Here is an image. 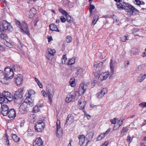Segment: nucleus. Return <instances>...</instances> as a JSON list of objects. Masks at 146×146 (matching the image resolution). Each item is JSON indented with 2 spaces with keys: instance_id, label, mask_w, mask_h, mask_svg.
<instances>
[{
  "instance_id": "10",
  "label": "nucleus",
  "mask_w": 146,
  "mask_h": 146,
  "mask_svg": "<svg viewBox=\"0 0 146 146\" xmlns=\"http://www.w3.org/2000/svg\"><path fill=\"white\" fill-rule=\"evenodd\" d=\"M88 86L86 84H82L79 87L78 90L79 94L82 95L87 89Z\"/></svg>"
},
{
  "instance_id": "59",
  "label": "nucleus",
  "mask_w": 146,
  "mask_h": 146,
  "mask_svg": "<svg viewBox=\"0 0 146 146\" xmlns=\"http://www.w3.org/2000/svg\"><path fill=\"white\" fill-rule=\"evenodd\" d=\"M117 120V118H113V119H111L110 121V122H111V123L112 124H115V123H116V121Z\"/></svg>"
},
{
  "instance_id": "60",
  "label": "nucleus",
  "mask_w": 146,
  "mask_h": 146,
  "mask_svg": "<svg viewBox=\"0 0 146 146\" xmlns=\"http://www.w3.org/2000/svg\"><path fill=\"white\" fill-rule=\"evenodd\" d=\"M90 5H89L90 7H89V9L91 10H93V9H94L95 8V6L93 5H92L91 4V2H90Z\"/></svg>"
},
{
  "instance_id": "36",
  "label": "nucleus",
  "mask_w": 146,
  "mask_h": 146,
  "mask_svg": "<svg viewBox=\"0 0 146 146\" xmlns=\"http://www.w3.org/2000/svg\"><path fill=\"white\" fill-rule=\"evenodd\" d=\"M40 110V108H39V106L36 105L34 106L33 108V110H32L33 112L35 113H37Z\"/></svg>"
},
{
  "instance_id": "43",
  "label": "nucleus",
  "mask_w": 146,
  "mask_h": 146,
  "mask_svg": "<svg viewBox=\"0 0 146 146\" xmlns=\"http://www.w3.org/2000/svg\"><path fill=\"white\" fill-rule=\"evenodd\" d=\"M131 9V13L132 14H133V12L135 11V12H136L137 13L139 12V10H137L133 6L132 7V8Z\"/></svg>"
},
{
  "instance_id": "61",
  "label": "nucleus",
  "mask_w": 146,
  "mask_h": 146,
  "mask_svg": "<svg viewBox=\"0 0 146 146\" xmlns=\"http://www.w3.org/2000/svg\"><path fill=\"white\" fill-rule=\"evenodd\" d=\"M13 97H10L9 98H7V99L8 101V102L11 101L13 100Z\"/></svg>"
},
{
  "instance_id": "21",
  "label": "nucleus",
  "mask_w": 146,
  "mask_h": 146,
  "mask_svg": "<svg viewBox=\"0 0 146 146\" xmlns=\"http://www.w3.org/2000/svg\"><path fill=\"white\" fill-rule=\"evenodd\" d=\"M5 76L3 71L0 70V80L3 83H5Z\"/></svg>"
},
{
  "instance_id": "27",
  "label": "nucleus",
  "mask_w": 146,
  "mask_h": 146,
  "mask_svg": "<svg viewBox=\"0 0 146 146\" xmlns=\"http://www.w3.org/2000/svg\"><path fill=\"white\" fill-rule=\"evenodd\" d=\"M93 75L94 76V78L95 79H101V74L100 71H97L94 73Z\"/></svg>"
},
{
  "instance_id": "6",
  "label": "nucleus",
  "mask_w": 146,
  "mask_h": 146,
  "mask_svg": "<svg viewBox=\"0 0 146 146\" xmlns=\"http://www.w3.org/2000/svg\"><path fill=\"white\" fill-rule=\"evenodd\" d=\"M27 104L26 103H23L19 108V111L22 114H25L28 111V109L27 107Z\"/></svg>"
},
{
  "instance_id": "41",
  "label": "nucleus",
  "mask_w": 146,
  "mask_h": 146,
  "mask_svg": "<svg viewBox=\"0 0 146 146\" xmlns=\"http://www.w3.org/2000/svg\"><path fill=\"white\" fill-rule=\"evenodd\" d=\"M103 65V63L102 62H101L99 63H96L94 65V67L96 68H97L98 67H102Z\"/></svg>"
},
{
  "instance_id": "34",
  "label": "nucleus",
  "mask_w": 146,
  "mask_h": 146,
  "mask_svg": "<svg viewBox=\"0 0 146 146\" xmlns=\"http://www.w3.org/2000/svg\"><path fill=\"white\" fill-rule=\"evenodd\" d=\"M3 94L6 98H8L10 97H13L12 95L8 92H6V91H4L3 92Z\"/></svg>"
},
{
  "instance_id": "45",
  "label": "nucleus",
  "mask_w": 146,
  "mask_h": 146,
  "mask_svg": "<svg viewBox=\"0 0 146 146\" xmlns=\"http://www.w3.org/2000/svg\"><path fill=\"white\" fill-rule=\"evenodd\" d=\"M127 37H128L126 36H122L120 38L121 40L123 42L126 41L127 40H128Z\"/></svg>"
},
{
  "instance_id": "54",
  "label": "nucleus",
  "mask_w": 146,
  "mask_h": 146,
  "mask_svg": "<svg viewBox=\"0 0 146 146\" xmlns=\"http://www.w3.org/2000/svg\"><path fill=\"white\" fill-rule=\"evenodd\" d=\"M53 56H51L50 54L46 53V57L48 60H52Z\"/></svg>"
},
{
  "instance_id": "15",
  "label": "nucleus",
  "mask_w": 146,
  "mask_h": 146,
  "mask_svg": "<svg viewBox=\"0 0 146 146\" xmlns=\"http://www.w3.org/2000/svg\"><path fill=\"white\" fill-rule=\"evenodd\" d=\"M94 136V133L92 132H90L88 133L87 134L85 137L86 139V140L87 141L86 142V144H88V143L91 141L93 137Z\"/></svg>"
},
{
  "instance_id": "58",
  "label": "nucleus",
  "mask_w": 146,
  "mask_h": 146,
  "mask_svg": "<svg viewBox=\"0 0 146 146\" xmlns=\"http://www.w3.org/2000/svg\"><path fill=\"white\" fill-rule=\"evenodd\" d=\"M115 124L114 125L113 129L114 130H116L120 126L119 125H117V124Z\"/></svg>"
},
{
  "instance_id": "18",
  "label": "nucleus",
  "mask_w": 146,
  "mask_h": 146,
  "mask_svg": "<svg viewBox=\"0 0 146 146\" xmlns=\"http://www.w3.org/2000/svg\"><path fill=\"white\" fill-rule=\"evenodd\" d=\"M78 138L79 139V143L80 145L84 144L86 138L83 135H79Z\"/></svg>"
},
{
  "instance_id": "52",
  "label": "nucleus",
  "mask_w": 146,
  "mask_h": 146,
  "mask_svg": "<svg viewBox=\"0 0 146 146\" xmlns=\"http://www.w3.org/2000/svg\"><path fill=\"white\" fill-rule=\"evenodd\" d=\"M139 106L142 108L146 107V102L141 103L139 104Z\"/></svg>"
},
{
  "instance_id": "33",
  "label": "nucleus",
  "mask_w": 146,
  "mask_h": 146,
  "mask_svg": "<svg viewBox=\"0 0 146 146\" xmlns=\"http://www.w3.org/2000/svg\"><path fill=\"white\" fill-rule=\"evenodd\" d=\"M4 44L6 46L8 47L11 48L13 47V43L10 41L9 42L7 41H5L4 42Z\"/></svg>"
},
{
  "instance_id": "35",
  "label": "nucleus",
  "mask_w": 146,
  "mask_h": 146,
  "mask_svg": "<svg viewBox=\"0 0 146 146\" xmlns=\"http://www.w3.org/2000/svg\"><path fill=\"white\" fill-rule=\"evenodd\" d=\"M36 11L34 8L33 7L31 9L30 13L32 16H34L36 14Z\"/></svg>"
},
{
  "instance_id": "22",
  "label": "nucleus",
  "mask_w": 146,
  "mask_h": 146,
  "mask_svg": "<svg viewBox=\"0 0 146 146\" xmlns=\"http://www.w3.org/2000/svg\"><path fill=\"white\" fill-rule=\"evenodd\" d=\"M4 143L6 145H9L10 144L9 139V136L6 133L5 136L3 137Z\"/></svg>"
},
{
  "instance_id": "5",
  "label": "nucleus",
  "mask_w": 146,
  "mask_h": 146,
  "mask_svg": "<svg viewBox=\"0 0 146 146\" xmlns=\"http://www.w3.org/2000/svg\"><path fill=\"white\" fill-rule=\"evenodd\" d=\"M23 76L21 74L16 75L14 81L17 85L19 86L23 83Z\"/></svg>"
},
{
  "instance_id": "2",
  "label": "nucleus",
  "mask_w": 146,
  "mask_h": 146,
  "mask_svg": "<svg viewBox=\"0 0 146 146\" xmlns=\"http://www.w3.org/2000/svg\"><path fill=\"white\" fill-rule=\"evenodd\" d=\"M5 80L9 79H11L14 76L13 70L10 68L7 67L5 69Z\"/></svg>"
},
{
  "instance_id": "7",
  "label": "nucleus",
  "mask_w": 146,
  "mask_h": 146,
  "mask_svg": "<svg viewBox=\"0 0 146 146\" xmlns=\"http://www.w3.org/2000/svg\"><path fill=\"white\" fill-rule=\"evenodd\" d=\"M9 110L7 105L5 104H2L1 113L4 116L7 115V113Z\"/></svg>"
},
{
  "instance_id": "38",
  "label": "nucleus",
  "mask_w": 146,
  "mask_h": 146,
  "mask_svg": "<svg viewBox=\"0 0 146 146\" xmlns=\"http://www.w3.org/2000/svg\"><path fill=\"white\" fill-rule=\"evenodd\" d=\"M24 103H26L27 104V107L28 108V106H29L30 107H31L33 106L34 104L33 102H31L30 101L27 100L26 102H24Z\"/></svg>"
},
{
  "instance_id": "56",
  "label": "nucleus",
  "mask_w": 146,
  "mask_h": 146,
  "mask_svg": "<svg viewBox=\"0 0 146 146\" xmlns=\"http://www.w3.org/2000/svg\"><path fill=\"white\" fill-rule=\"evenodd\" d=\"M101 92L103 94V95H104L107 92V91L106 88H103L101 91Z\"/></svg>"
},
{
  "instance_id": "51",
  "label": "nucleus",
  "mask_w": 146,
  "mask_h": 146,
  "mask_svg": "<svg viewBox=\"0 0 146 146\" xmlns=\"http://www.w3.org/2000/svg\"><path fill=\"white\" fill-rule=\"evenodd\" d=\"M144 66L145 65L144 64H142L139 65L138 67V69L139 71H142Z\"/></svg>"
},
{
  "instance_id": "53",
  "label": "nucleus",
  "mask_w": 146,
  "mask_h": 146,
  "mask_svg": "<svg viewBox=\"0 0 146 146\" xmlns=\"http://www.w3.org/2000/svg\"><path fill=\"white\" fill-rule=\"evenodd\" d=\"M113 19V22L115 23V22H117L118 21L117 20V17L115 15H113L111 17Z\"/></svg>"
},
{
  "instance_id": "49",
  "label": "nucleus",
  "mask_w": 146,
  "mask_h": 146,
  "mask_svg": "<svg viewBox=\"0 0 146 146\" xmlns=\"http://www.w3.org/2000/svg\"><path fill=\"white\" fill-rule=\"evenodd\" d=\"M35 91L32 89L29 90L28 92L29 97H31L32 95L34 94L35 93Z\"/></svg>"
},
{
  "instance_id": "63",
  "label": "nucleus",
  "mask_w": 146,
  "mask_h": 146,
  "mask_svg": "<svg viewBox=\"0 0 146 146\" xmlns=\"http://www.w3.org/2000/svg\"><path fill=\"white\" fill-rule=\"evenodd\" d=\"M131 137L130 135H128L127 138V142H129V143L131 142Z\"/></svg>"
},
{
  "instance_id": "16",
  "label": "nucleus",
  "mask_w": 146,
  "mask_h": 146,
  "mask_svg": "<svg viewBox=\"0 0 146 146\" xmlns=\"http://www.w3.org/2000/svg\"><path fill=\"white\" fill-rule=\"evenodd\" d=\"M123 3H124V6L125 7V8L124 9L125 10V11L127 12L131 13V9L132 8L133 6L124 2H123Z\"/></svg>"
},
{
  "instance_id": "12",
  "label": "nucleus",
  "mask_w": 146,
  "mask_h": 146,
  "mask_svg": "<svg viewBox=\"0 0 146 146\" xmlns=\"http://www.w3.org/2000/svg\"><path fill=\"white\" fill-rule=\"evenodd\" d=\"M43 142L40 137L36 138L33 143L34 146H42Z\"/></svg>"
},
{
  "instance_id": "24",
  "label": "nucleus",
  "mask_w": 146,
  "mask_h": 146,
  "mask_svg": "<svg viewBox=\"0 0 146 146\" xmlns=\"http://www.w3.org/2000/svg\"><path fill=\"white\" fill-rule=\"evenodd\" d=\"M9 26L8 27L7 26L5 28V30H4V32L6 33H9L10 32H12L13 31V29L12 26L11 25V24L8 25Z\"/></svg>"
},
{
  "instance_id": "46",
  "label": "nucleus",
  "mask_w": 146,
  "mask_h": 146,
  "mask_svg": "<svg viewBox=\"0 0 146 146\" xmlns=\"http://www.w3.org/2000/svg\"><path fill=\"white\" fill-rule=\"evenodd\" d=\"M75 62V60L74 59H71L69 61L67 64L68 65H71L73 64Z\"/></svg>"
},
{
  "instance_id": "11",
  "label": "nucleus",
  "mask_w": 146,
  "mask_h": 146,
  "mask_svg": "<svg viewBox=\"0 0 146 146\" xmlns=\"http://www.w3.org/2000/svg\"><path fill=\"white\" fill-rule=\"evenodd\" d=\"M7 115L10 119L15 118L16 115V113L15 110L13 108L9 110L7 113Z\"/></svg>"
},
{
  "instance_id": "9",
  "label": "nucleus",
  "mask_w": 146,
  "mask_h": 146,
  "mask_svg": "<svg viewBox=\"0 0 146 146\" xmlns=\"http://www.w3.org/2000/svg\"><path fill=\"white\" fill-rule=\"evenodd\" d=\"M60 121L57 120L56 123L57 136L58 137H60L62 135V131L60 128Z\"/></svg>"
},
{
  "instance_id": "20",
  "label": "nucleus",
  "mask_w": 146,
  "mask_h": 146,
  "mask_svg": "<svg viewBox=\"0 0 146 146\" xmlns=\"http://www.w3.org/2000/svg\"><path fill=\"white\" fill-rule=\"evenodd\" d=\"M113 60H111L110 63V74L111 75H113L114 74V66L115 65V63H113Z\"/></svg>"
},
{
  "instance_id": "47",
  "label": "nucleus",
  "mask_w": 146,
  "mask_h": 146,
  "mask_svg": "<svg viewBox=\"0 0 146 146\" xmlns=\"http://www.w3.org/2000/svg\"><path fill=\"white\" fill-rule=\"evenodd\" d=\"M104 95H103V94L102 92H101L96 94V96L98 98H102Z\"/></svg>"
},
{
  "instance_id": "4",
  "label": "nucleus",
  "mask_w": 146,
  "mask_h": 146,
  "mask_svg": "<svg viewBox=\"0 0 146 146\" xmlns=\"http://www.w3.org/2000/svg\"><path fill=\"white\" fill-rule=\"evenodd\" d=\"M20 29V31L23 33V34L27 35L28 36H29L30 35L28 26L25 21L22 22V25Z\"/></svg>"
},
{
  "instance_id": "29",
  "label": "nucleus",
  "mask_w": 146,
  "mask_h": 146,
  "mask_svg": "<svg viewBox=\"0 0 146 146\" xmlns=\"http://www.w3.org/2000/svg\"><path fill=\"white\" fill-rule=\"evenodd\" d=\"M47 53L51 56H54V53L56 52V50L54 49H52L50 48H48L47 49Z\"/></svg>"
},
{
  "instance_id": "44",
  "label": "nucleus",
  "mask_w": 146,
  "mask_h": 146,
  "mask_svg": "<svg viewBox=\"0 0 146 146\" xmlns=\"http://www.w3.org/2000/svg\"><path fill=\"white\" fill-rule=\"evenodd\" d=\"M13 68L15 71H19L20 70V67L17 65H14Z\"/></svg>"
},
{
  "instance_id": "57",
  "label": "nucleus",
  "mask_w": 146,
  "mask_h": 146,
  "mask_svg": "<svg viewBox=\"0 0 146 146\" xmlns=\"http://www.w3.org/2000/svg\"><path fill=\"white\" fill-rule=\"evenodd\" d=\"M28 133L29 136H31L33 134V131H32L31 129H28Z\"/></svg>"
},
{
  "instance_id": "26",
  "label": "nucleus",
  "mask_w": 146,
  "mask_h": 146,
  "mask_svg": "<svg viewBox=\"0 0 146 146\" xmlns=\"http://www.w3.org/2000/svg\"><path fill=\"white\" fill-rule=\"evenodd\" d=\"M73 121V117L72 116L71 114H69L67 118L66 122L64 124V125L67 124L68 123H70Z\"/></svg>"
},
{
  "instance_id": "32",
  "label": "nucleus",
  "mask_w": 146,
  "mask_h": 146,
  "mask_svg": "<svg viewBox=\"0 0 146 146\" xmlns=\"http://www.w3.org/2000/svg\"><path fill=\"white\" fill-rule=\"evenodd\" d=\"M139 49L136 48L131 50V55L133 54V55H137L139 54Z\"/></svg>"
},
{
  "instance_id": "48",
  "label": "nucleus",
  "mask_w": 146,
  "mask_h": 146,
  "mask_svg": "<svg viewBox=\"0 0 146 146\" xmlns=\"http://www.w3.org/2000/svg\"><path fill=\"white\" fill-rule=\"evenodd\" d=\"M15 22L17 26L19 28H20L21 27V25H22V23H21L18 20H16Z\"/></svg>"
},
{
  "instance_id": "23",
  "label": "nucleus",
  "mask_w": 146,
  "mask_h": 146,
  "mask_svg": "<svg viewBox=\"0 0 146 146\" xmlns=\"http://www.w3.org/2000/svg\"><path fill=\"white\" fill-rule=\"evenodd\" d=\"M146 78V74L143 75L142 74H140L138 77L137 80L139 82H141Z\"/></svg>"
},
{
  "instance_id": "25",
  "label": "nucleus",
  "mask_w": 146,
  "mask_h": 146,
  "mask_svg": "<svg viewBox=\"0 0 146 146\" xmlns=\"http://www.w3.org/2000/svg\"><path fill=\"white\" fill-rule=\"evenodd\" d=\"M109 74V73L108 72H105L103 74H101V79H100V80H106L108 77Z\"/></svg>"
},
{
  "instance_id": "31",
  "label": "nucleus",
  "mask_w": 146,
  "mask_h": 146,
  "mask_svg": "<svg viewBox=\"0 0 146 146\" xmlns=\"http://www.w3.org/2000/svg\"><path fill=\"white\" fill-rule=\"evenodd\" d=\"M7 103V100L4 96V97H1L0 98V103L1 104V105H2V104H4V103Z\"/></svg>"
},
{
  "instance_id": "8",
  "label": "nucleus",
  "mask_w": 146,
  "mask_h": 146,
  "mask_svg": "<svg viewBox=\"0 0 146 146\" xmlns=\"http://www.w3.org/2000/svg\"><path fill=\"white\" fill-rule=\"evenodd\" d=\"M76 94L75 92H71L68 94L65 99V101L67 103L71 101H73L74 100L76 97Z\"/></svg>"
},
{
  "instance_id": "55",
  "label": "nucleus",
  "mask_w": 146,
  "mask_h": 146,
  "mask_svg": "<svg viewBox=\"0 0 146 146\" xmlns=\"http://www.w3.org/2000/svg\"><path fill=\"white\" fill-rule=\"evenodd\" d=\"M128 130V128L127 127H123L121 131V133H122L127 132Z\"/></svg>"
},
{
  "instance_id": "39",
  "label": "nucleus",
  "mask_w": 146,
  "mask_h": 146,
  "mask_svg": "<svg viewBox=\"0 0 146 146\" xmlns=\"http://www.w3.org/2000/svg\"><path fill=\"white\" fill-rule=\"evenodd\" d=\"M98 18V16H96L94 17L92 20V24L93 25H94L96 24Z\"/></svg>"
},
{
  "instance_id": "42",
  "label": "nucleus",
  "mask_w": 146,
  "mask_h": 146,
  "mask_svg": "<svg viewBox=\"0 0 146 146\" xmlns=\"http://www.w3.org/2000/svg\"><path fill=\"white\" fill-rule=\"evenodd\" d=\"M84 105L82 106H81L80 109L81 110H83V112L84 113V115L85 116H87V113H86V111L85 110H84V109L85 108V103L84 102Z\"/></svg>"
},
{
  "instance_id": "62",
  "label": "nucleus",
  "mask_w": 146,
  "mask_h": 146,
  "mask_svg": "<svg viewBox=\"0 0 146 146\" xmlns=\"http://www.w3.org/2000/svg\"><path fill=\"white\" fill-rule=\"evenodd\" d=\"M135 1L136 2L135 4L137 5H140L141 4V1L139 0H135Z\"/></svg>"
},
{
  "instance_id": "28",
  "label": "nucleus",
  "mask_w": 146,
  "mask_h": 146,
  "mask_svg": "<svg viewBox=\"0 0 146 146\" xmlns=\"http://www.w3.org/2000/svg\"><path fill=\"white\" fill-rule=\"evenodd\" d=\"M121 3H120L119 4H117L118 8L120 10L124 9L125 8V7L123 3V2L121 1Z\"/></svg>"
},
{
  "instance_id": "37",
  "label": "nucleus",
  "mask_w": 146,
  "mask_h": 146,
  "mask_svg": "<svg viewBox=\"0 0 146 146\" xmlns=\"http://www.w3.org/2000/svg\"><path fill=\"white\" fill-rule=\"evenodd\" d=\"M75 79L74 78H72L70 80V83L71 86L72 87H74L75 86Z\"/></svg>"
},
{
  "instance_id": "1",
  "label": "nucleus",
  "mask_w": 146,
  "mask_h": 146,
  "mask_svg": "<svg viewBox=\"0 0 146 146\" xmlns=\"http://www.w3.org/2000/svg\"><path fill=\"white\" fill-rule=\"evenodd\" d=\"M23 92L24 90L20 88L14 92L13 98L15 103H18L21 101V99L23 97Z\"/></svg>"
},
{
  "instance_id": "14",
  "label": "nucleus",
  "mask_w": 146,
  "mask_h": 146,
  "mask_svg": "<svg viewBox=\"0 0 146 146\" xmlns=\"http://www.w3.org/2000/svg\"><path fill=\"white\" fill-rule=\"evenodd\" d=\"M54 94V91L53 89L52 90L48 89L47 92L48 96L50 102H52V98Z\"/></svg>"
},
{
  "instance_id": "50",
  "label": "nucleus",
  "mask_w": 146,
  "mask_h": 146,
  "mask_svg": "<svg viewBox=\"0 0 146 146\" xmlns=\"http://www.w3.org/2000/svg\"><path fill=\"white\" fill-rule=\"evenodd\" d=\"M72 40V38L70 36H68L66 38V40L67 42L69 43Z\"/></svg>"
},
{
  "instance_id": "64",
  "label": "nucleus",
  "mask_w": 146,
  "mask_h": 146,
  "mask_svg": "<svg viewBox=\"0 0 146 146\" xmlns=\"http://www.w3.org/2000/svg\"><path fill=\"white\" fill-rule=\"evenodd\" d=\"M129 64V61H125L124 63V65H125V67H127V66Z\"/></svg>"
},
{
  "instance_id": "19",
  "label": "nucleus",
  "mask_w": 146,
  "mask_h": 146,
  "mask_svg": "<svg viewBox=\"0 0 146 146\" xmlns=\"http://www.w3.org/2000/svg\"><path fill=\"white\" fill-rule=\"evenodd\" d=\"M49 27L50 29L52 31H59L56 25L54 23L50 25Z\"/></svg>"
},
{
  "instance_id": "13",
  "label": "nucleus",
  "mask_w": 146,
  "mask_h": 146,
  "mask_svg": "<svg viewBox=\"0 0 146 146\" xmlns=\"http://www.w3.org/2000/svg\"><path fill=\"white\" fill-rule=\"evenodd\" d=\"M10 24V23H8L6 21H3L0 25V29L2 30V31H4V30H5L6 27L7 26L8 27L9 26L8 25Z\"/></svg>"
},
{
  "instance_id": "3",
  "label": "nucleus",
  "mask_w": 146,
  "mask_h": 146,
  "mask_svg": "<svg viewBox=\"0 0 146 146\" xmlns=\"http://www.w3.org/2000/svg\"><path fill=\"white\" fill-rule=\"evenodd\" d=\"M45 126L44 122L41 120H39L35 124V132H41L44 130Z\"/></svg>"
},
{
  "instance_id": "30",
  "label": "nucleus",
  "mask_w": 146,
  "mask_h": 146,
  "mask_svg": "<svg viewBox=\"0 0 146 146\" xmlns=\"http://www.w3.org/2000/svg\"><path fill=\"white\" fill-rule=\"evenodd\" d=\"M12 138L15 142H19L20 140V138L16 134H12Z\"/></svg>"
},
{
  "instance_id": "40",
  "label": "nucleus",
  "mask_w": 146,
  "mask_h": 146,
  "mask_svg": "<svg viewBox=\"0 0 146 146\" xmlns=\"http://www.w3.org/2000/svg\"><path fill=\"white\" fill-rule=\"evenodd\" d=\"M0 38L3 39V40H6L7 38V34L2 33L0 35Z\"/></svg>"
},
{
  "instance_id": "17",
  "label": "nucleus",
  "mask_w": 146,
  "mask_h": 146,
  "mask_svg": "<svg viewBox=\"0 0 146 146\" xmlns=\"http://www.w3.org/2000/svg\"><path fill=\"white\" fill-rule=\"evenodd\" d=\"M64 16L66 18H64V22L66 21L70 23H71L73 22L72 20L71 19V17L68 14V13L64 11Z\"/></svg>"
}]
</instances>
